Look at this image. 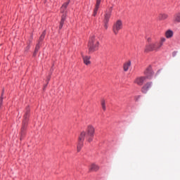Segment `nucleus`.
I'll use <instances>...</instances> for the list:
<instances>
[{"instance_id":"nucleus-18","label":"nucleus","mask_w":180,"mask_h":180,"mask_svg":"<svg viewBox=\"0 0 180 180\" xmlns=\"http://www.w3.org/2000/svg\"><path fill=\"white\" fill-rule=\"evenodd\" d=\"M165 36L167 37V39H171V37H172V36H174V32L172 30H167L165 33Z\"/></svg>"},{"instance_id":"nucleus-2","label":"nucleus","mask_w":180,"mask_h":180,"mask_svg":"<svg viewBox=\"0 0 180 180\" xmlns=\"http://www.w3.org/2000/svg\"><path fill=\"white\" fill-rule=\"evenodd\" d=\"M161 49V44H160L159 42H153L146 45L145 47L146 53L148 51H158Z\"/></svg>"},{"instance_id":"nucleus-7","label":"nucleus","mask_w":180,"mask_h":180,"mask_svg":"<svg viewBox=\"0 0 180 180\" xmlns=\"http://www.w3.org/2000/svg\"><path fill=\"white\" fill-rule=\"evenodd\" d=\"M146 79H147L146 77H139L135 79L134 82V84H136V85L141 86L146 82Z\"/></svg>"},{"instance_id":"nucleus-4","label":"nucleus","mask_w":180,"mask_h":180,"mask_svg":"<svg viewBox=\"0 0 180 180\" xmlns=\"http://www.w3.org/2000/svg\"><path fill=\"white\" fill-rule=\"evenodd\" d=\"M85 136H86V133L85 131H82L79 136L77 143V153H79V151H81V149L84 146V140H85Z\"/></svg>"},{"instance_id":"nucleus-6","label":"nucleus","mask_w":180,"mask_h":180,"mask_svg":"<svg viewBox=\"0 0 180 180\" xmlns=\"http://www.w3.org/2000/svg\"><path fill=\"white\" fill-rule=\"evenodd\" d=\"M151 88H153V82H147L141 88L142 94H147V92H148V91H150Z\"/></svg>"},{"instance_id":"nucleus-15","label":"nucleus","mask_w":180,"mask_h":180,"mask_svg":"<svg viewBox=\"0 0 180 180\" xmlns=\"http://www.w3.org/2000/svg\"><path fill=\"white\" fill-rule=\"evenodd\" d=\"M173 20H174V22H176V23H180V13H176L174 15Z\"/></svg>"},{"instance_id":"nucleus-25","label":"nucleus","mask_w":180,"mask_h":180,"mask_svg":"<svg viewBox=\"0 0 180 180\" xmlns=\"http://www.w3.org/2000/svg\"><path fill=\"white\" fill-rule=\"evenodd\" d=\"M105 29H108V22H104Z\"/></svg>"},{"instance_id":"nucleus-17","label":"nucleus","mask_w":180,"mask_h":180,"mask_svg":"<svg viewBox=\"0 0 180 180\" xmlns=\"http://www.w3.org/2000/svg\"><path fill=\"white\" fill-rule=\"evenodd\" d=\"M69 4H70V1H68L63 4V5L60 8V12H63V13L65 12Z\"/></svg>"},{"instance_id":"nucleus-22","label":"nucleus","mask_w":180,"mask_h":180,"mask_svg":"<svg viewBox=\"0 0 180 180\" xmlns=\"http://www.w3.org/2000/svg\"><path fill=\"white\" fill-rule=\"evenodd\" d=\"M24 120H27V119H29V110H27V112H25V115H24Z\"/></svg>"},{"instance_id":"nucleus-3","label":"nucleus","mask_w":180,"mask_h":180,"mask_svg":"<svg viewBox=\"0 0 180 180\" xmlns=\"http://www.w3.org/2000/svg\"><path fill=\"white\" fill-rule=\"evenodd\" d=\"M87 132V141L91 143L94 140V136L95 134V128L92 125H89L86 129Z\"/></svg>"},{"instance_id":"nucleus-19","label":"nucleus","mask_w":180,"mask_h":180,"mask_svg":"<svg viewBox=\"0 0 180 180\" xmlns=\"http://www.w3.org/2000/svg\"><path fill=\"white\" fill-rule=\"evenodd\" d=\"M158 18L160 20H165V19L168 18V14H165V13L160 14Z\"/></svg>"},{"instance_id":"nucleus-9","label":"nucleus","mask_w":180,"mask_h":180,"mask_svg":"<svg viewBox=\"0 0 180 180\" xmlns=\"http://www.w3.org/2000/svg\"><path fill=\"white\" fill-rule=\"evenodd\" d=\"M144 74L146 75V79L148 78V79H151L154 72H153V70L151 69V67H148L145 70Z\"/></svg>"},{"instance_id":"nucleus-26","label":"nucleus","mask_w":180,"mask_h":180,"mask_svg":"<svg viewBox=\"0 0 180 180\" xmlns=\"http://www.w3.org/2000/svg\"><path fill=\"white\" fill-rule=\"evenodd\" d=\"M147 41H148V43H151V38H150V37H148V38L147 39Z\"/></svg>"},{"instance_id":"nucleus-20","label":"nucleus","mask_w":180,"mask_h":180,"mask_svg":"<svg viewBox=\"0 0 180 180\" xmlns=\"http://www.w3.org/2000/svg\"><path fill=\"white\" fill-rule=\"evenodd\" d=\"M44 37H46V31H44L41 35L39 37V41H43L44 40Z\"/></svg>"},{"instance_id":"nucleus-10","label":"nucleus","mask_w":180,"mask_h":180,"mask_svg":"<svg viewBox=\"0 0 180 180\" xmlns=\"http://www.w3.org/2000/svg\"><path fill=\"white\" fill-rule=\"evenodd\" d=\"M89 172H96V171H99V166L92 164L89 166Z\"/></svg>"},{"instance_id":"nucleus-27","label":"nucleus","mask_w":180,"mask_h":180,"mask_svg":"<svg viewBox=\"0 0 180 180\" xmlns=\"http://www.w3.org/2000/svg\"><path fill=\"white\" fill-rule=\"evenodd\" d=\"M140 98V96H136V101Z\"/></svg>"},{"instance_id":"nucleus-12","label":"nucleus","mask_w":180,"mask_h":180,"mask_svg":"<svg viewBox=\"0 0 180 180\" xmlns=\"http://www.w3.org/2000/svg\"><path fill=\"white\" fill-rule=\"evenodd\" d=\"M131 65V61L130 60H128L125 63H124V65H123L124 71L125 72L129 71V68H130Z\"/></svg>"},{"instance_id":"nucleus-28","label":"nucleus","mask_w":180,"mask_h":180,"mask_svg":"<svg viewBox=\"0 0 180 180\" xmlns=\"http://www.w3.org/2000/svg\"><path fill=\"white\" fill-rule=\"evenodd\" d=\"M71 0H68V1L70 2Z\"/></svg>"},{"instance_id":"nucleus-8","label":"nucleus","mask_w":180,"mask_h":180,"mask_svg":"<svg viewBox=\"0 0 180 180\" xmlns=\"http://www.w3.org/2000/svg\"><path fill=\"white\" fill-rule=\"evenodd\" d=\"M112 10H113V7H110L109 8V11L105 13V14L104 15V20H103L104 23H108L109 22V19H110V16L112 15Z\"/></svg>"},{"instance_id":"nucleus-5","label":"nucleus","mask_w":180,"mask_h":180,"mask_svg":"<svg viewBox=\"0 0 180 180\" xmlns=\"http://www.w3.org/2000/svg\"><path fill=\"white\" fill-rule=\"evenodd\" d=\"M122 29H123V22H122V20H118L114 24L112 27V30L115 34H117V33H119V30H122Z\"/></svg>"},{"instance_id":"nucleus-24","label":"nucleus","mask_w":180,"mask_h":180,"mask_svg":"<svg viewBox=\"0 0 180 180\" xmlns=\"http://www.w3.org/2000/svg\"><path fill=\"white\" fill-rule=\"evenodd\" d=\"M37 51H39V44L37 45L34 53H37Z\"/></svg>"},{"instance_id":"nucleus-11","label":"nucleus","mask_w":180,"mask_h":180,"mask_svg":"<svg viewBox=\"0 0 180 180\" xmlns=\"http://www.w3.org/2000/svg\"><path fill=\"white\" fill-rule=\"evenodd\" d=\"M102 0H96V7L94 11L93 16H96L98 13V10L99 9V6L101 5V1Z\"/></svg>"},{"instance_id":"nucleus-14","label":"nucleus","mask_w":180,"mask_h":180,"mask_svg":"<svg viewBox=\"0 0 180 180\" xmlns=\"http://www.w3.org/2000/svg\"><path fill=\"white\" fill-rule=\"evenodd\" d=\"M67 15L65 13H64L62 15V18L60 22V25H59V29L61 30L63 29V26H64V22H65V18H66Z\"/></svg>"},{"instance_id":"nucleus-1","label":"nucleus","mask_w":180,"mask_h":180,"mask_svg":"<svg viewBox=\"0 0 180 180\" xmlns=\"http://www.w3.org/2000/svg\"><path fill=\"white\" fill-rule=\"evenodd\" d=\"M89 53H95L99 49V37L98 35H91L88 44Z\"/></svg>"},{"instance_id":"nucleus-13","label":"nucleus","mask_w":180,"mask_h":180,"mask_svg":"<svg viewBox=\"0 0 180 180\" xmlns=\"http://www.w3.org/2000/svg\"><path fill=\"white\" fill-rule=\"evenodd\" d=\"M84 63L86 65H89V64H91V56H82Z\"/></svg>"},{"instance_id":"nucleus-16","label":"nucleus","mask_w":180,"mask_h":180,"mask_svg":"<svg viewBox=\"0 0 180 180\" xmlns=\"http://www.w3.org/2000/svg\"><path fill=\"white\" fill-rule=\"evenodd\" d=\"M26 127H27V120H24L22 121V128H21L22 133H23V131H25L26 130Z\"/></svg>"},{"instance_id":"nucleus-21","label":"nucleus","mask_w":180,"mask_h":180,"mask_svg":"<svg viewBox=\"0 0 180 180\" xmlns=\"http://www.w3.org/2000/svg\"><path fill=\"white\" fill-rule=\"evenodd\" d=\"M101 106H102V109L103 110H106V105H105V100L101 101Z\"/></svg>"},{"instance_id":"nucleus-23","label":"nucleus","mask_w":180,"mask_h":180,"mask_svg":"<svg viewBox=\"0 0 180 180\" xmlns=\"http://www.w3.org/2000/svg\"><path fill=\"white\" fill-rule=\"evenodd\" d=\"M164 42H165V38H161L160 41L159 42V44H161V47H162V44H164Z\"/></svg>"}]
</instances>
